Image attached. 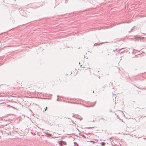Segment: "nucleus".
I'll return each instance as SVG.
<instances>
[{"label": "nucleus", "mask_w": 146, "mask_h": 146, "mask_svg": "<svg viewBox=\"0 0 146 146\" xmlns=\"http://www.w3.org/2000/svg\"><path fill=\"white\" fill-rule=\"evenodd\" d=\"M101 145L102 146H104L105 145V143L104 142H102L101 143Z\"/></svg>", "instance_id": "f03ea898"}, {"label": "nucleus", "mask_w": 146, "mask_h": 146, "mask_svg": "<svg viewBox=\"0 0 146 146\" xmlns=\"http://www.w3.org/2000/svg\"><path fill=\"white\" fill-rule=\"evenodd\" d=\"M135 39L137 40H138L139 39H141V38L139 37H136L135 38Z\"/></svg>", "instance_id": "7ed1b4c3"}, {"label": "nucleus", "mask_w": 146, "mask_h": 146, "mask_svg": "<svg viewBox=\"0 0 146 146\" xmlns=\"http://www.w3.org/2000/svg\"><path fill=\"white\" fill-rule=\"evenodd\" d=\"M57 82H60L61 81H60V79H58L57 80Z\"/></svg>", "instance_id": "20e7f679"}, {"label": "nucleus", "mask_w": 146, "mask_h": 146, "mask_svg": "<svg viewBox=\"0 0 146 146\" xmlns=\"http://www.w3.org/2000/svg\"><path fill=\"white\" fill-rule=\"evenodd\" d=\"M62 141H60L59 144L61 146H63L62 145Z\"/></svg>", "instance_id": "f257e3e1"}, {"label": "nucleus", "mask_w": 146, "mask_h": 146, "mask_svg": "<svg viewBox=\"0 0 146 146\" xmlns=\"http://www.w3.org/2000/svg\"><path fill=\"white\" fill-rule=\"evenodd\" d=\"M47 108V107H46V109H45V111L46 110V109Z\"/></svg>", "instance_id": "423d86ee"}, {"label": "nucleus", "mask_w": 146, "mask_h": 146, "mask_svg": "<svg viewBox=\"0 0 146 146\" xmlns=\"http://www.w3.org/2000/svg\"><path fill=\"white\" fill-rule=\"evenodd\" d=\"M62 143L64 145H66V143L65 142H64L63 141H62Z\"/></svg>", "instance_id": "39448f33"}]
</instances>
